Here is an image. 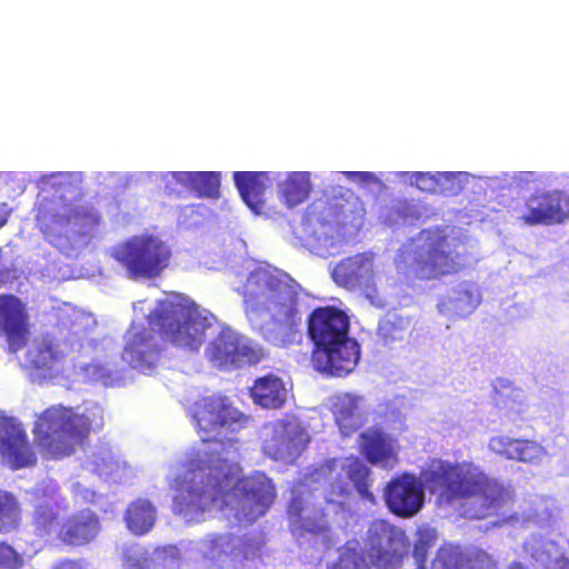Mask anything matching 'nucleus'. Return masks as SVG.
Returning a JSON list of instances; mask_svg holds the SVG:
<instances>
[{"label":"nucleus","instance_id":"obj_51","mask_svg":"<svg viewBox=\"0 0 569 569\" xmlns=\"http://www.w3.org/2000/svg\"><path fill=\"white\" fill-rule=\"evenodd\" d=\"M508 569H526V568L519 562H513L508 567Z\"/></svg>","mask_w":569,"mask_h":569},{"label":"nucleus","instance_id":"obj_54","mask_svg":"<svg viewBox=\"0 0 569 569\" xmlns=\"http://www.w3.org/2000/svg\"><path fill=\"white\" fill-rule=\"evenodd\" d=\"M326 462L333 463V462H336V459H328Z\"/></svg>","mask_w":569,"mask_h":569},{"label":"nucleus","instance_id":"obj_20","mask_svg":"<svg viewBox=\"0 0 569 569\" xmlns=\"http://www.w3.org/2000/svg\"><path fill=\"white\" fill-rule=\"evenodd\" d=\"M233 182L243 202L254 212L260 213L264 207V192L270 182L267 171H236Z\"/></svg>","mask_w":569,"mask_h":569},{"label":"nucleus","instance_id":"obj_18","mask_svg":"<svg viewBox=\"0 0 569 569\" xmlns=\"http://www.w3.org/2000/svg\"><path fill=\"white\" fill-rule=\"evenodd\" d=\"M0 457L6 462H36L28 435L12 419L0 418Z\"/></svg>","mask_w":569,"mask_h":569},{"label":"nucleus","instance_id":"obj_30","mask_svg":"<svg viewBox=\"0 0 569 569\" xmlns=\"http://www.w3.org/2000/svg\"><path fill=\"white\" fill-rule=\"evenodd\" d=\"M239 339L231 333L220 332L208 346V359L222 368L237 365V348Z\"/></svg>","mask_w":569,"mask_h":569},{"label":"nucleus","instance_id":"obj_8","mask_svg":"<svg viewBox=\"0 0 569 569\" xmlns=\"http://www.w3.org/2000/svg\"><path fill=\"white\" fill-rule=\"evenodd\" d=\"M91 432V421L71 408H49L38 418L34 428V442L46 453L47 459H61L70 456L77 445H81Z\"/></svg>","mask_w":569,"mask_h":569},{"label":"nucleus","instance_id":"obj_34","mask_svg":"<svg viewBox=\"0 0 569 569\" xmlns=\"http://www.w3.org/2000/svg\"><path fill=\"white\" fill-rule=\"evenodd\" d=\"M21 510L13 495L0 490V532L18 526Z\"/></svg>","mask_w":569,"mask_h":569},{"label":"nucleus","instance_id":"obj_32","mask_svg":"<svg viewBox=\"0 0 569 569\" xmlns=\"http://www.w3.org/2000/svg\"><path fill=\"white\" fill-rule=\"evenodd\" d=\"M208 443L213 445L212 449L204 451L208 459L198 457L190 462H229V460L240 458L242 443L238 439H216L214 436Z\"/></svg>","mask_w":569,"mask_h":569},{"label":"nucleus","instance_id":"obj_11","mask_svg":"<svg viewBox=\"0 0 569 569\" xmlns=\"http://www.w3.org/2000/svg\"><path fill=\"white\" fill-rule=\"evenodd\" d=\"M188 412L202 442L211 441L222 429L243 428L249 420L227 397L220 395L197 399Z\"/></svg>","mask_w":569,"mask_h":569},{"label":"nucleus","instance_id":"obj_43","mask_svg":"<svg viewBox=\"0 0 569 569\" xmlns=\"http://www.w3.org/2000/svg\"><path fill=\"white\" fill-rule=\"evenodd\" d=\"M411 183L419 190L427 193L438 194L437 177L431 172H415L412 174Z\"/></svg>","mask_w":569,"mask_h":569},{"label":"nucleus","instance_id":"obj_33","mask_svg":"<svg viewBox=\"0 0 569 569\" xmlns=\"http://www.w3.org/2000/svg\"><path fill=\"white\" fill-rule=\"evenodd\" d=\"M361 264L356 258L340 261L333 269L332 278L341 287L353 289L360 283Z\"/></svg>","mask_w":569,"mask_h":569},{"label":"nucleus","instance_id":"obj_5","mask_svg":"<svg viewBox=\"0 0 569 569\" xmlns=\"http://www.w3.org/2000/svg\"><path fill=\"white\" fill-rule=\"evenodd\" d=\"M307 325L313 342L315 369L335 377L350 373L358 363L360 349L349 337V317L332 306L317 307L309 315Z\"/></svg>","mask_w":569,"mask_h":569},{"label":"nucleus","instance_id":"obj_12","mask_svg":"<svg viewBox=\"0 0 569 569\" xmlns=\"http://www.w3.org/2000/svg\"><path fill=\"white\" fill-rule=\"evenodd\" d=\"M31 526L36 536L44 538L57 535L69 511L67 498L57 488L42 487L31 492Z\"/></svg>","mask_w":569,"mask_h":569},{"label":"nucleus","instance_id":"obj_2","mask_svg":"<svg viewBox=\"0 0 569 569\" xmlns=\"http://www.w3.org/2000/svg\"><path fill=\"white\" fill-rule=\"evenodd\" d=\"M173 478L172 510L197 520L206 511H233L239 521L252 523L273 505L277 492L262 472L241 477L240 465H190Z\"/></svg>","mask_w":569,"mask_h":569},{"label":"nucleus","instance_id":"obj_28","mask_svg":"<svg viewBox=\"0 0 569 569\" xmlns=\"http://www.w3.org/2000/svg\"><path fill=\"white\" fill-rule=\"evenodd\" d=\"M376 335L385 346L402 342L411 335V319L388 312L379 320Z\"/></svg>","mask_w":569,"mask_h":569},{"label":"nucleus","instance_id":"obj_52","mask_svg":"<svg viewBox=\"0 0 569 569\" xmlns=\"http://www.w3.org/2000/svg\"><path fill=\"white\" fill-rule=\"evenodd\" d=\"M27 466H28V465H10V467H11V469H12V470H19V469H21V468H23V467H27Z\"/></svg>","mask_w":569,"mask_h":569},{"label":"nucleus","instance_id":"obj_36","mask_svg":"<svg viewBox=\"0 0 569 569\" xmlns=\"http://www.w3.org/2000/svg\"><path fill=\"white\" fill-rule=\"evenodd\" d=\"M438 539L437 530L430 527L419 528L416 533L413 543V556L417 560H423L430 548H432Z\"/></svg>","mask_w":569,"mask_h":569},{"label":"nucleus","instance_id":"obj_39","mask_svg":"<svg viewBox=\"0 0 569 569\" xmlns=\"http://www.w3.org/2000/svg\"><path fill=\"white\" fill-rule=\"evenodd\" d=\"M237 349V365H234V367H240L242 365H256L264 358L262 348L242 343L240 340Z\"/></svg>","mask_w":569,"mask_h":569},{"label":"nucleus","instance_id":"obj_23","mask_svg":"<svg viewBox=\"0 0 569 569\" xmlns=\"http://www.w3.org/2000/svg\"><path fill=\"white\" fill-rule=\"evenodd\" d=\"M253 402L264 409H280L287 401V388L281 378L269 373L254 380L249 389Z\"/></svg>","mask_w":569,"mask_h":569},{"label":"nucleus","instance_id":"obj_31","mask_svg":"<svg viewBox=\"0 0 569 569\" xmlns=\"http://www.w3.org/2000/svg\"><path fill=\"white\" fill-rule=\"evenodd\" d=\"M480 302V296L476 288L470 284H463L453 291V296L448 298L441 306L456 316L465 317L471 313Z\"/></svg>","mask_w":569,"mask_h":569},{"label":"nucleus","instance_id":"obj_38","mask_svg":"<svg viewBox=\"0 0 569 569\" xmlns=\"http://www.w3.org/2000/svg\"><path fill=\"white\" fill-rule=\"evenodd\" d=\"M465 569H499L498 561L487 551L475 548L463 558Z\"/></svg>","mask_w":569,"mask_h":569},{"label":"nucleus","instance_id":"obj_3","mask_svg":"<svg viewBox=\"0 0 569 569\" xmlns=\"http://www.w3.org/2000/svg\"><path fill=\"white\" fill-rule=\"evenodd\" d=\"M241 296L247 312H264L270 316L272 328L267 329L263 336L271 345L286 347L300 336V286L288 274L257 268L249 273L242 286Z\"/></svg>","mask_w":569,"mask_h":569},{"label":"nucleus","instance_id":"obj_13","mask_svg":"<svg viewBox=\"0 0 569 569\" xmlns=\"http://www.w3.org/2000/svg\"><path fill=\"white\" fill-rule=\"evenodd\" d=\"M525 208L519 219L528 226L561 224L569 220V192L538 190L526 199Z\"/></svg>","mask_w":569,"mask_h":569},{"label":"nucleus","instance_id":"obj_17","mask_svg":"<svg viewBox=\"0 0 569 569\" xmlns=\"http://www.w3.org/2000/svg\"><path fill=\"white\" fill-rule=\"evenodd\" d=\"M100 531L101 521L97 512L82 509L63 520L58 539L70 547H82L96 540Z\"/></svg>","mask_w":569,"mask_h":569},{"label":"nucleus","instance_id":"obj_55","mask_svg":"<svg viewBox=\"0 0 569 569\" xmlns=\"http://www.w3.org/2000/svg\"><path fill=\"white\" fill-rule=\"evenodd\" d=\"M432 462L441 463L442 461L438 459V460H433Z\"/></svg>","mask_w":569,"mask_h":569},{"label":"nucleus","instance_id":"obj_46","mask_svg":"<svg viewBox=\"0 0 569 569\" xmlns=\"http://www.w3.org/2000/svg\"><path fill=\"white\" fill-rule=\"evenodd\" d=\"M11 210L8 208L7 203L0 204V228L7 224Z\"/></svg>","mask_w":569,"mask_h":569},{"label":"nucleus","instance_id":"obj_35","mask_svg":"<svg viewBox=\"0 0 569 569\" xmlns=\"http://www.w3.org/2000/svg\"><path fill=\"white\" fill-rule=\"evenodd\" d=\"M347 473L358 493L368 499H373L370 492V469L368 465H348Z\"/></svg>","mask_w":569,"mask_h":569},{"label":"nucleus","instance_id":"obj_44","mask_svg":"<svg viewBox=\"0 0 569 569\" xmlns=\"http://www.w3.org/2000/svg\"><path fill=\"white\" fill-rule=\"evenodd\" d=\"M126 569H154L150 558L128 557L124 565Z\"/></svg>","mask_w":569,"mask_h":569},{"label":"nucleus","instance_id":"obj_21","mask_svg":"<svg viewBox=\"0 0 569 569\" xmlns=\"http://www.w3.org/2000/svg\"><path fill=\"white\" fill-rule=\"evenodd\" d=\"M489 448L500 459L516 462H532L541 459L545 453L543 448L536 441L511 439L503 436L490 439Z\"/></svg>","mask_w":569,"mask_h":569},{"label":"nucleus","instance_id":"obj_10","mask_svg":"<svg viewBox=\"0 0 569 569\" xmlns=\"http://www.w3.org/2000/svg\"><path fill=\"white\" fill-rule=\"evenodd\" d=\"M419 238L422 243L412 262L418 279H440L458 273L463 268L461 254L451 249L449 237L442 228L425 229Z\"/></svg>","mask_w":569,"mask_h":569},{"label":"nucleus","instance_id":"obj_49","mask_svg":"<svg viewBox=\"0 0 569 569\" xmlns=\"http://www.w3.org/2000/svg\"><path fill=\"white\" fill-rule=\"evenodd\" d=\"M84 499L89 500L90 502H94V499H96V493L89 489H83L81 492H80Z\"/></svg>","mask_w":569,"mask_h":569},{"label":"nucleus","instance_id":"obj_24","mask_svg":"<svg viewBox=\"0 0 569 569\" xmlns=\"http://www.w3.org/2000/svg\"><path fill=\"white\" fill-rule=\"evenodd\" d=\"M359 450L368 462H386L396 458L392 439L379 428L360 433Z\"/></svg>","mask_w":569,"mask_h":569},{"label":"nucleus","instance_id":"obj_1","mask_svg":"<svg viewBox=\"0 0 569 569\" xmlns=\"http://www.w3.org/2000/svg\"><path fill=\"white\" fill-rule=\"evenodd\" d=\"M425 489L447 502L462 501L465 516L476 520L496 516L515 501L511 486L488 476L475 465H437L423 469L419 479L402 473L387 483L383 498L391 513L411 518L423 507Z\"/></svg>","mask_w":569,"mask_h":569},{"label":"nucleus","instance_id":"obj_26","mask_svg":"<svg viewBox=\"0 0 569 569\" xmlns=\"http://www.w3.org/2000/svg\"><path fill=\"white\" fill-rule=\"evenodd\" d=\"M156 519L157 510L154 506L142 498L131 501L123 513L127 529L136 536L148 533L153 528Z\"/></svg>","mask_w":569,"mask_h":569},{"label":"nucleus","instance_id":"obj_9","mask_svg":"<svg viewBox=\"0 0 569 569\" xmlns=\"http://www.w3.org/2000/svg\"><path fill=\"white\" fill-rule=\"evenodd\" d=\"M112 257L131 279H153L169 266L171 249L158 237L140 234L116 246Z\"/></svg>","mask_w":569,"mask_h":569},{"label":"nucleus","instance_id":"obj_19","mask_svg":"<svg viewBox=\"0 0 569 569\" xmlns=\"http://www.w3.org/2000/svg\"><path fill=\"white\" fill-rule=\"evenodd\" d=\"M365 208L360 199L352 193L328 198L319 211L318 221L322 226L345 227L361 218Z\"/></svg>","mask_w":569,"mask_h":569},{"label":"nucleus","instance_id":"obj_40","mask_svg":"<svg viewBox=\"0 0 569 569\" xmlns=\"http://www.w3.org/2000/svg\"><path fill=\"white\" fill-rule=\"evenodd\" d=\"M463 558L458 548H442L438 551L433 566L436 569H457L458 563H463Z\"/></svg>","mask_w":569,"mask_h":569},{"label":"nucleus","instance_id":"obj_27","mask_svg":"<svg viewBox=\"0 0 569 569\" xmlns=\"http://www.w3.org/2000/svg\"><path fill=\"white\" fill-rule=\"evenodd\" d=\"M64 359L59 346L47 337L37 341L34 347L27 352L29 365L37 370L52 371L58 369Z\"/></svg>","mask_w":569,"mask_h":569},{"label":"nucleus","instance_id":"obj_37","mask_svg":"<svg viewBox=\"0 0 569 569\" xmlns=\"http://www.w3.org/2000/svg\"><path fill=\"white\" fill-rule=\"evenodd\" d=\"M435 177H437V188H439L438 194L457 196L463 189L461 172H435Z\"/></svg>","mask_w":569,"mask_h":569},{"label":"nucleus","instance_id":"obj_14","mask_svg":"<svg viewBox=\"0 0 569 569\" xmlns=\"http://www.w3.org/2000/svg\"><path fill=\"white\" fill-rule=\"evenodd\" d=\"M310 437L300 426L286 422L278 425L263 445L266 457L279 462H295L307 449Z\"/></svg>","mask_w":569,"mask_h":569},{"label":"nucleus","instance_id":"obj_42","mask_svg":"<svg viewBox=\"0 0 569 569\" xmlns=\"http://www.w3.org/2000/svg\"><path fill=\"white\" fill-rule=\"evenodd\" d=\"M300 528L312 535L327 533L329 531V523L326 513L321 510L315 518L301 519Z\"/></svg>","mask_w":569,"mask_h":569},{"label":"nucleus","instance_id":"obj_4","mask_svg":"<svg viewBox=\"0 0 569 569\" xmlns=\"http://www.w3.org/2000/svg\"><path fill=\"white\" fill-rule=\"evenodd\" d=\"M50 190L43 188L34 204V221L43 238L59 247L69 241V234L83 236L87 228L99 223V214L92 206L73 203L68 197L77 189L71 176L53 173Z\"/></svg>","mask_w":569,"mask_h":569},{"label":"nucleus","instance_id":"obj_16","mask_svg":"<svg viewBox=\"0 0 569 569\" xmlns=\"http://www.w3.org/2000/svg\"><path fill=\"white\" fill-rule=\"evenodd\" d=\"M0 328L6 335L9 350H21L29 335V315L26 305L13 295H0Z\"/></svg>","mask_w":569,"mask_h":569},{"label":"nucleus","instance_id":"obj_45","mask_svg":"<svg viewBox=\"0 0 569 569\" xmlns=\"http://www.w3.org/2000/svg\"><path fill=\"white\" fill-rule=\"evenodd\" d=\"M86 563L80 559H61L51 569H84Z\"/></svg>","mask_w":569,"mask_h":569},{"label":"nucleus","instance_id":"obj_47","mask_svg":"<svg viewBox=\"0 0 569 569\" xmlns=\"http://www.w3.org/2000/svg\"><path fill=\"white\" fill-rule=\"evenodd\" d=\"M349 177H357L361 181L367 182L373 179V174L371 172H363V171H351L348 172Z\"/></svg>","mask_w":569,"mask_h":569},{"label":"nucleus","instance_id":"obj_22","mask_svg":"<svg viewBox=\"0 0 569 569\" xmlns=\"http://www.w3.org/2000/svg\"><path fill=\"white\" fill-rule=\"evenodd\" d=\"M173 180L198 198L218 199L221 177L214 171H176L170 173Z\"/></svg>","mask_w":569,"mask_h":569},{"label":"nucleus","instance_id":"obj_15","mask_svg":"<svg viewBox=\"0 0 569 569\" xmlns=\"http://www.w3.org/2000/svg\"><path fill=\"white\" fill-rule=\"evenodd\" d=\"M122 359L132 369L151 373L162 359V348L152 329L141 327L130 332L122 351Z\"/></svg>","mask_w":569,"mask_h":569},{"label":"nucleus","instance_id":"obj_29","mask_svg":"<svg viewBox=\"0 0 569 569\" xmlns=\"http://www.w3.org/2000/svg\"><path fill=\"white\" fill-rule=\"evenodd\" d=\"M279 197L288 208L305 202L311 192L310 174L308 172H291L279 184Z\"/></svg>","mask_w":569,"mask_h":569},{"label":"nucleus","instance_id":"obj_7","mask_svg":"<svg viewBox=\"0 0 569 569\" xmlns=\"http://www.w3.org/2000/svg\"><path fill=\"white\" fill-rule=\"evenodd\" d=\"M147 319L173 346L190 351L200 349L207 338L206 330L211 327L198 306L181 295L158 301Z\"/></svg>","mask_w":569,"mask_h":569},{"label":"nucleus","instance_id":"obj_6","mask_svg":"<svg viewBox=\"0 0 569 569\" xmlns=\"http://www.w3.org/2000/svg\"><path fill=\"white\" fill-rule=\"evenodd\" d=\"M409 552L410 541L402 529L387 520H376L368 529L366 550L356 541L347 542L327 569H400Z\"/></svg>","mask_w":569,"mask_h":569},{"label":"nucleus","instance_id":"obj_50","mask_svg":"<svg viewBox=\"0 0 569 569\" xmlns=\"http://www.w3.org/2000/svg\"><path fill=\"white\" fill-rule=\"evenodd\" d=\"M416 569H427V567H426V558H423V560H417Z\"/></svg>","mask_w":569,"mask_h":569},{"label":"nucleus","instance_id":"obj_53","mask_svg":"<svg viewBox=\"0 0 569 569\" xmlns=\"http://www.w3.org/2000/svg\"><path fill=\"white\" fill-rule=\"evenodd\" d=\"M350 459H351V460H352V462H355V463H358V462H360V461H359V458H356V457H351Z\"/></svg>","mask_w":569,"mask_h":569},{"label":"nucleus","instance_id":"obj_41","mask_svg":"<svg viewBox=\"0 0 569 569\" xmlns=\"http://www.w3.org/2000/svg\"><path fill=\"white\" fill-rule=\"evenodd\" d=\"M22 566V557L10 545L0 542V568L20 569Z\"/></svg>","mask_w":569,"mask_h":569},{"label":"nucleus","instance_id":"obj_48","mask_svg":"<svg viewBox=\"0 0 569 569\" xmlns=\"http://www.w3.org/2000/svg\"><path fill=\"white\" fill-rule=\"evenodd\" d=\"M301 510H302V509H301V507H300V506H296V500H293V501L291 502V506H290V509H289V513H290V515H295V516H297L298 518H300V516H301Z\"/></svg>","mask_w":569,"mask_h":569},{"label":"nucleus","instance_id":"obj_25","mask_svg":"<svg viewBox=\"0 0 569 569\" xmlns=\"http://www.w3.org/2000/svg\"><path fill=\"white\" fill-rule=\"evenodd\" d=\"M361 397L349 393H345L336 398L332 405V412L336 423L343 436H349L361 427Z\"/></svg>","mask_w":569,"mask_h":569}]
</instances>
